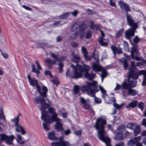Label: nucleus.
I'll return each mask as SVG.
<instances>
[{
	"label": "nucleus",
	"mask_w": 146,
	"mask_h": 146,
	"mask_svg": "<svg viewBox=\"0 0 146 146\" xmlns=\"http://www.w3.org/2000/svg\"><path fill=\"white\" fill-rule=\"evenodd\" d=\"M69 15V13L68 12L64 13L62 15H61L60 17V18L61 19H66L67 18Z\"/></svg>",
	"instance_id": "nucleus-44"
},
{
	"label": "nucleus",
	"mask_w": 146,
	"mask_h": 146,
	"mask_svg": "<svg viewBox=\"0 0 146 146\" xmlns=\"http://www.w3.org/2000/svg\"><path fill=\"white\" fill-rule=\"evenodd\" d=\"M116 86L114 89V90H119L121 87V85L118 84L117 83H116Z\"/></svg>",
	"instance_id": "nucleus-52"
},
{
	"label": "nucleus",
	"mask_w": 146,
	"mask_h": 146,
	"mask_svg": "<svg viewBox=\"0 0 146 146\" xmlns=\"http://www.w3.org/2000/svg\"><path fill=\"white\" fill-rule=\"evenodd\" d=\"M77 36L76 33H74L71 36L70 38L72 39H74Z\"/></svg>",
	"instance_id": "nucleus-57"
},
{
	"label": "nucleus",
	"mask_w": 146,
	"mask_h": 146,
	"mask_svg": "<svg viewBox=\"0 0 146 146\" xmlns=\"http://www.w3.org/2000/svg\"><path fill=\"white\" fill-rule=\"evenodd\" d=\"M69 15H70V14H72V15L74 16H76L78 14V11L76 10H75L73 12H69Z\"/></svg>",
	"instance_id": "nucleus-49"
},
{
	"label": "nucleus",
	"mask_w": 146,
	"mask_h": 146,
	"mask_svg": "<svg viewBox=\"0 0 146 146\" xmlns=\"http://www.w3.org/2000/svg\"><path fill=\"white\" fill-rule=\"evenodd\" d=\"M49 112L52 115V116L48 115V112L44 110H42L41 119L44 122L48 123H50L54 121H58L59 118L57 117L58 114L56 112V110L53 108H49L48 109Z\"/></svg>",
	"instance_id": "nucleus-4"
},
{
	"label": "nucleus",
	"mask_w": 146,
	"mask_h": 146,
	"mask_svg": "<svg viewBox=\"0 0 146 146\" xmlns=\"http://www.w3.org/2000/svg\"><path fill=\"white\" fill-rule=\"evenodd\" d=\"M85 60L86 61H88L90 60L92 57L91 56H87V55H86V56H84Z\"/></svg>",
	"instance_id": "nucleus-55"
},
{
	"label": "nucleus",
	"mask_w": 146,
	"mask_h": 146,
	"mask_svg": "<svg viewBox=\"0 0 146 146\" xmlns=\"http://www.w3.org/2000/svg\"><path fill=\"white\" fill-rule=\"evenodd\" d=\"M101 35V37L100 38L99 40L100 43L103 46L106 45L108 43L106 42H104V41L103 37L104 36V34L103 32L101 29L100 30Z\"/></svg>",
	"instance_id": "nucleus-23"
},
{
	"label": "nucleus",
	"mask_w": 146,
	"mask_h": 146,
	"mask_svg": "<svg viewBox=\"0 0 146 146\" xmlns=\"http://www.w3.org/2000/svg\"><path fill=\"white\" fill-rule=\"evenodd\" d=\"M121 61L123 64V66L124 69H126L128 66V64L127 62V60L126 59L125 60L123 58L121 60Z\"/></svg>",
	"instance_id": "nucleus-37"
},
{
	"label": "nucleus",
	"mask_w": 146,
	"mask_h": 146,
	"mask_svg": "<svg viewBox=\"0 0 146 146\" xmlns=\"http://www.w3.org/2000/svg\"><path fill=\"white\" fill-rule=\"evenodd\" d=\"M124 31V29H120L116 33V36L117 37L120 36L123 33Z\"/></svg>",
	"instance_id": "nucleus-40"
},
{
	"label": "nucleus",
	"mask_w": 146,
	"mask_h": 146,
	"mask_svg": "<svg viewBox=\"0 0 146 146\" xmlns=\"http://www.w3.org/2000/svg\"><path fill=\"white\" fill-rule=\"evenodd\" d=\"M38 96L35 97L34 98V101L37 104H40L41 106V108L40 109L41 111L42 110H45L49 107V105L45 102V100L42 98V96ZM42 97H43L42 96Z\"/></svg>",
	"instance_id": "nucleus-10"
},
{
	"label": "nucleus",
	"mask_w": 146,
	"mask_h": 146,
	"mask_svg": "<svg viewBox=\"0 0 146 146\" xmlns=\"http://www.w3.org/2000/svg\"><path fill=\"white\" fill-rule=\"evenodd\" d=\"M136 125L137 124L135 123H130L127 124L126 127L127 128L133 130L136 127Z\"/></svg>",
	"instance_id": "nucleus-32"
},
{
	"label": "nucleus",
	"mask_w": 146,
	"mask_h": 146,
	"mask_svg": "<svg viewBox=\"0 0 146 146\" xmlns=\"http://www.w3.org/2000/svg\"><path fill=\"white\" fill-rule=\"evenodd\" d=\"M106 124V121L105 119L99 118L97 120L94 127L98 130V136L100 139L105 142L106 146H111L110 139L104 135L105 132L104 126Z\"/></svg>",
	"instance_id": "nucleus-1"
},
{
	"label": "nucleus",
	"mask_w": 146,
	"mask_h": 146,
	"mask_svg": "<svg viewBox=\"0 0 146 146\" xmlns=\"http://www.w3.org/2000/svg\"><path fill=\"white\" fill-rule=\"evenodd\" d=\"M75 134L76 135L79 136L80 135L81 132L80 130H78L77 131H76L74 132Z\"/></svg>",
	"instance_id": "nucleus-51"
},
{
	"label": "nucleus",
	"mask_w": 146,
	"mask_h": 146,
	"mask_svg": "<svg viewBox=\"0 0 146 146\" xmlns=\"http://www.w3.org/2000/svg\"><path fill=\"white\" fill-rule=\"evenodd\" d=\"M71 132V131L69 129H68L67 130H65L64 131V133L66 135H68L70 134Z\"/></svg>",
	"instance_id": "nucleus-63"
},
{
	"label": "nucleus",
	"mask_w": 146,
	"mask_h": 146,
	"mask_svg": "<svg viewBox=\"0 0 146 146\" xmlns=\"http://www.w3.org/2000/svg\"><path fill=\"white\" fill-rule=\"evenodd\" d=\"M51 54L52 57L55 60L52 61L50 59H48L45 60V62L48 64L49 68H50L49 66V64H56V62H59L63 61L65 60L66 58L65 57H60L59 56L58 57L57 55L52 53H51Z\"/></svg>",
	"instance_id": "nucleus-8"
},
{
	"label": "nucleus",
	"mask_w": 146,
	"mask_h": 146,
	"mask_svg": "<svg viewBox=\"0 0 146 146\" xmlns=\"http://www.w3.org/2000/svg\"><path fill=\"white\" fill-rule=\"evenodd\" d=\"M87 26L84 24L79 27V25L75 23L72 27L71 30L72 31H74L78 29V28L79 30L81 31L82 30H83L87 28Z\"/></svg>",
	"instance_id": "nucleus-19"
},
{
	"label": "nucleus",
	"mask_w": 146,
	"mask_h": 146,
	"mask_svg": "<svg viewBox=\"0 0 146 146\" xmlns=\"http://www.w3.org/2000/svg\"><path fill=\"white\" fill-rule=\"evenodd\" d=\"M110 4L111 6L115 7V4L114 2H113L111 0H110Z\"/></svg>",
	"instance_id": "nucleus-61"
},
{
	"label": "nucleus",
	"mask_w": 146,
	"mask_h": 146,
	"mask_svg": "<svg viewBox=\"0 0 146 146\" xmlns=\"http://www.w3.org/2000/svg\"><path fill=\"white\" fill-rule=\"evenodd\" d=\"M137 91L133 89H129L127 94L129 95L135 96L137 94Z\"/></svg>",
	"instance_id": "nucleus-33"
},
{
	"label": "nucleus",
	"mask_w": 146,
	"mask_h": 146,
	"mask_svg": "<svg viewBox=\"0 0 146 146\" xmlns=\"http://www.w3.org/2000/svg\"><path fill=\"white\" fill-rule=\"evenodd\" d=\"M141 124L146 127V119L145 118L143 119Z\"/></svg>",
	"instance_id": "nucleus-56"
},
{
	"label": "nucleus",
	"mask_w": 146,
	"mask_h": 146,
	"mask_svg": "<svg viewBox=\"0 0 146 146\" xmlns=\"http://www.w3.org/2000/svg\"><path fill=\"white\" fill-rule=\"evenodd\" d=\"M123 44L125 50L126 51H129V49L127 42L126 41H124Z\"/></svg>",
	"instance_id": "nucleus-41"
},
{
	"label": "nucleus",
	"mask_w": 146,
	"mask_h": 146,
	"mask_svg": "<svg viewBox=\"0 0 146 146\" xmlns=\"http://www.w3.org/2000/svg\"><path fill=\"white\" fill-rule=\"evenodd\" d=\"M116 134L114 137V138L117 140H121L124 139L125 137V135L123 134L116 133Z\"/></svg>",
	"instance_id": "nucleus-30"
},
{
	"label": "nucleus",
	"mask_w": 146,
	"mask_h": 146,
	"mask_svg": "<svg viewBox=\"0 0 146 146\" xmlns=\"http://www.w3.org/2000/svg\"><path fill=\"white\" fill-rule=\"evenodd\" d=\"M96 74L94 73L89 74L88 72L85 73L84 75L85 77L89 80H92L95 77Z\"/></svg>",
	"instance_id": "nucleus-27"
},
{
	"label": "nucleus",
	"mask_w": 146,
	"mask_h": 146,
	"mask_svg": "<svg viewBox=\"0 0 146 146\" xmlns=\"http://www.w3.org/2000/svg\"><path fill=\"white\" fill-rule=\"evenodd\" d=\"M0 137H1L0 144L3 141H5L6 143L8 145L13 144V141L14 139L15 138L14 135H7L5 134H0Z\"/></svg>",
	"instance_id": "nucleus-9"
},
{
	"label": "nucleus",
	"mask_w": 146,
	"mask_h": 146,
	"mask_svg": "<svg viewBox=\"0 0 146 146\" xmlns=\"http://www.w3.org/2000/svg\"><path fill=\"white\" fill-rule=\"evenodd\" d=\"M125 130V126L123 125H121L117 128L116 131V133L123 134Z\"/></svg>",
	"instance_id": "nucleus-31"
},
{
	"label": "nucleus",
	"mask_w": 146,
	"mask_h": 146,
	"mask_svg": "<svg viewBox=\"0 0 146 146\" xmlns=\"http://www.w3.org/2000/svg\"><path fill=\"white\" fill-rule=\"evenodd\" d=\"M71 67L74 70V75L70 77L74 78H81L83 72L84 71L85 73L88 72L90 69L89 66L85 64H83V67L78 64H77L76 66L71 64Z\"/></svg>",
	"instance_id": "nucleus-5"
},
{
	"label": "nucleus",
	"mask_w": 146,
	"mask_h": 146,
	"mask_svg": "<svg viewBox=\"0 0 146 146\" xmlns=\"http://www.w3.org/2000/svg\"><path fill=\"white\" fill-rule=\"evenodd\" d=\"M135 55H139V52L138 51L137 46L136 45L133 46L131 48V56L132 58L133 59H134L135 58L136 60L137 61L142 60L145 62H146V61L145 59H142V58L139 57L138 56H136L135 58Z\"/></svg>",
	"instance_id": "nucleus-11"
},
{
	"label": "nucleus",
	"mask_w": 146,
	"mask_h": 146,
	"mask_svg": "<svg viewBox=\"0 0 146 146\" xmlns=\"http://www.w3.org/2000/svg\"><path fill=\"white\" fill-rule=\"evenodd\" d=\"M118 5L121 9L124 10L127 12L130 11V9L129 5L126 3H124L122 0H120L118 2Z\"/></svg>",
	"instance_id": "nucleus-14"
},
{
	"label": "nucleus",
	"mask_w": 146,
	"mask_h": 146,
	"mask_svg": "<svg viewBox=\"0 0 146 146\" xmlns=\"http://www.w3.org/2000/svg\"><path fill=\"white\" fill-rule=\"evenodd\" d=\"M59 70L60 72L61 73L62 72V69L63 66V65L62 63H60L59 64Z\"/></svg>",
	"instance_id": "nucleus-53"
},
{
	"label": "nucleus",
	"mask_w": 146,
	"mask_h": 146,
	"mask_svg": "<svg viewBox=\"0 0 146 146\" xmlns=\"http://www.w3.org/2000/svg\"><path fill=\"white\" fill-rule=\"evenodd\" d=\"M72 55L73 57L72 60L74 62H77L80 59V57L78 54H75L74 52H73L72 53Z\"/></svg>",
	"instance_id": "nucleus-29"
},
{
	"label": "nucleus",
	"mask_w": 146,
	"mask_h": 146,
	"mask_svg": "<svg viewBox=\"0 0 146 146\" xmlns=\"http://www.w3.org/2000/svg\"><path fill=\"white\" fill-rule=\"evenodd\" d=\"M144 104L142 102H140L138 104V107L142 111L144 108Z\"/></svg>",
	"instance_id": "nucleus-46"
},
{
	"label": "nucleus",
	"mask_w": 146,
	"mask_h": 146,
	"mask_svg": "<svg viewBox=\"0 0 146 146\" xmlns=\"http://www.w3.org/2000/svg\"><path fill=\"white\" fill-rule=\"evenodd\" d=\"M27 77L30 84L33 86H36V89L40 95L42 96L46 97L47 96L46 93L48 91L47 88L45 86H43L41 89L36 79L34 78L31 77L30 74H28Z\"/></svg>",
	"instance_id": "nucleus-6"
},
{
	"label": "nucleus",
	"mask_w": 146,
	"mask_h": 146,
	"mask_svg": "<svg viewBox=\"0 0 146 146\" xmlns=\"http://www.w3.org/2000/svg\"><path fill=\"white\" fill-rule=\"evenodd\" d=\"M99 88L102 94V97L104 99L106 103H108V100H109V98L106 93V90L100 86H99Z\"/></svg>",
	"instance_id": "nucleus-16"
},
{
	"label": "nucleus",
	"mask_w": 146,
	"mask_h": 146,
	"mask_svg": "<svg viewBox=\"0 0 146 146\" xmlns=\"http://www.w3.org/2000/svg\"><path fill=\"white\" fill-rule=\"evenodd\" d=\"M69 15V13L68 12L64 13L62 15H61L60 17V18L61 19H66L67 18Z\"/></svg>",
	"instance_id": "nucleus-45"
},
{
	"label": "nucleus",
	"mask_w": 146,
	"mask_h": 146,
	"mask_svg": "<svg viewBox=\"0 0 146 146\" xmlns=\"http://www.w3.org/2000/svg\"><path fill=\"white\" fill-rule=\"evenodd\" d=\"M135 144L132 138L129 140L127 143L128 146H133Z\"/></svg>",
	"instance_id": "nucleus-42"
},
{
	"label": "nucleus",
	"mask_w": 146,
	"mask_h": 146,
	"mask_svg": "<svg viewBox=\"0 0 146 146\" xmlns=\"http://www.w3.org/2000/svg\"><path fill=\"white\" fill-rule=\"evenodd\" d=\"M53 84H55L56 86H57L59 83V82L56 80L52 81Z\"/></svg>",
	"instance_id": "nucleus-62"
},
{
	"label": "nucleus",
	"mask_w": 146,
	"mask_h": 146,
	"mask_svg": "<svg viewBox=\"0 0 146 146\" xmlns=\"http://www.w3.org/2000/svg\"><path fill=\"white\" fill-rule=\"evenodd\" d=\"M20 114H19L16 118L11 119V121H13L15 123V125L19 124L18 122L19 121V116Z\"/></svg>",
	"instance_id": "nucleus-39"
},
{
	"label": "nucleus",
	"mask_w": 146,
	"mask_h": 146,
	"mask_svg": "<svg viewBox=\"0 0 146 146\" xmlns=\"http://www.w3.org/2000/svg\"><path fill=\"white\" fill-rule=\"evenodd\" d=\"M137 28H132L126 31L125 33V36L126 38H129L131 36H134V34Z\"/></svg>",
	"instance_id": "nucleus-15"
},
{
	"label": "nucleus",
	"mask_w": 146,
	"mask_h": 146,
	"mask_svg": "<svg viewBox=\"0 0 146 146\" xmlns=\"http://www.w3.org/2000/svg\"><path fill=\"white\" fill-rule=\"evenodd\" d=\"M82 53L84 54V56H86V55H87V52H86V49L84 47L82 46Z\"/></svg>",
	"instance_id": "nucleus-47"
},
{
	"label": "nucleus",
	"mask_w": 146,
	"mask_h": 146,
	"mask_svg": "<svg viewBox=\"0 0 146 146\" xmlns=\"http://www.w3.org/2000/svg\"><path fill=\"white\" fill-rule=\"evenodd\" d=\"M86 84L87 85H83L81 87V90L86 92L88 95L94 97V100L96 103H100L101 102V99L95 97V94L99 91L98 89L96 88L97 82L94 81L92 82H87Z\"/></svg>",
	"instance_id": "nucleus-2"
},
{
	"label": "nucleus",
	"mask_w": 146,
	"mask_h": 146,
	"mask_svg": "<svg viewBox=\"0 0 146 146\" xmlns=\"http://www.w3.org/2000/svg\"><path fill=\"white\" fill-rule=\"evenodd\" d=\"M124 144L123 142H121L116 144L114 146H123Z\"/></svg>",
	"instance_id": "nucleus-64"
},
{
	"label": "nucleus",
	"mask_w": 146,
	"mask_h": 146,
	"mask_svg": "<svg viewBox=\"0 0 146 146\" xmlns=\"http://www.w3.org/2000/svg\"><path fill=\"white\" fill-rule=\"evenodd\" d=\"M16 127V131L18 132H21V134L22 135L25 134L26 133V132L24 129L20 125L18 124L15 125Z\"/></svg>",
	"instance_id": "nucleus-22"
},
{
	"label": "nucleus",
	"mask_w": 146,
	"mask_h": 146,
	"mask_svg": "<svg viewBox=\"0 0 146 146\" xmlns=\"http://www.w3.org/2000/svg\"><path fill=\"white\" fill-rule=\"evenodd\" d=\"M132 139L135 144H136L137 143H139V142L141 140L142 137L139 136L137 137H133Z\"/></svg>",
	"instance_id": "nucleus-36"
},
{
	"label": "nucleus",
	"mask_w": 146,
	"mask_h": 146,
	"mask_svg": "<svg viewBox=\"0 0 146 146\" xmlns=\"http://www.w3.org/2000/svg\"><path fill=\"white\" fill-rule=\"evenodd\" d=\"M43 126L45 130H48L49 129L48 125L46 123H43Z\"/></svg>",
	"instance_id": "nucleus-48"
},
{
	"label": "nucleus",
	"mask_w": 146,
	"mask_h": 146,
	"mask_svg": "<svg viewBox=\"0 0 146 146\" xmlns=\"http://www.w3.org/2000/svg\"><path fill=\"white\" fill-rule=\"evenodd\" d=\"M126 17L127 21L129 25L132 28H137V24L136 23L134 22V21L131 16L127 13H126Z\"/></svg>",
	"instance_id": "nucleus-13"
},
{
	"label": "nucleus",
	"mask_w": 146,
	"mask_h": 146,
	"mask_svg": "<svg viewBox=\"0 0 146 146\" xmlns=\"http://www.w3.org/2000/svg\"><path fill=\"white\" fill-rule=\"evenodd\" d=\"M1 55L3 56V57L5 59H7L8 58V56L7 54L5 53H3L1 52Z\"/></svg>",
	"instance_id": "nucleus-59"
},
{
	"label": "nucleus",
	"mask_w": 146,
	"mask_h": 146,
	"mask_svg": "<svg viewBox=\"0 0 146 146\" xmlns=\"http://www.w3.org/2000/svg\"><path fill=\"white\" fill-rule=\"evenodd\" d=\"M140 40V39L138 38V37L136 36L135 38L133 40V41L134 42L136 43L138 42Z\"/></svg>",
	"instance_id": "nucleus-54"
},
{
	"label": "nucleus",
	"mask_w": 146,
	"mask_h": 146,
	"mask_svg": "<svg viewBox=\"0 0 146 146\" xmlns=\"http://www.w3.org/2000/svg\"><path fill=\"white\" fill-rule=\"evenodd\" d=\"M111 48L114 55H115L116 53L119 54L122 53L121 49L120 48H117L115 46H111Z\"/></svg>",
	"instance_id": "nucleus-24"
},
{
	"label": "nucleus",
	"mask_w": 146,
	"mask_h": 146,
	"mask_svg": "<svg viewBox=\"0 0 146 146\" xmlns=\"http://www.w3.org/2000/svg\"><path fill=\"white\" fill-rule=\"evenodd\" d=\"M134 133L135 136L138 135L141 131V126L140 125H136V127L134 129Z\"/></svg>",
	"instance_id": "nucleus-26"
},
{
	"label": "nucleus",
	"mask_w": 146,
	"mask_h": 146,
	"mask_svg": "<svg viewBox=\"0 0 146 146\" xmlns=\"http://www.w3.org/2000/svg\"><path fill=\"white\" fill-rule=\"evenodd\" d=\"M90 28L92 29L98 30L99 28L100 27V26L99 25H98L96 26L94 24L93 21H91L90 22Z\"/></svg>",
	"instance_id": "nucleus-34"
},
{
	"label": "nucleus",
	"mask_w": 146,
	"mask_h": 146,
	"mask_svg": "<svg viewBox=\"0 0 146 146\" xmlns=\"http://www.w3.org/2000/svg\"><path fill=\"white\" fill-rule=\"evenodd\" d=\"M22 7L25 9L29 10V11H31L32 9V8L29 7L28 6H26L25 5H22Z\"/></svg>",
	"instance_id": "nucleus-50"
},
{
	"label": "nucleus",
	"mask_w": 146,
	"mask_h": 146,
	"mask_svg": "<svg viewBox=\"0 0 146 146\" xmlns=\"http://www.w3.org/2000/svg\"><path fill=\"white\" fill-rule=\"evenodd\" d=\"M124 104V103H122L120 105H118L117 103H114L113 104V106L116 108L119 109L121 108Z\"/></svg>",
	"instance_id": "nucleus-38"
},
{
	"label": "nucleus",
	"mask_w": 146,
	"mask_h": 146,
	"mask_svg": "<svg viewBox=\"0 0 146 146\" xmlns=\"http://www.w3.org/2000/svg\"><path fill=\"white\" fill-rule=\"evenodd\" d=\"M35 62L37 65L38 70H37L36 69L35 65L33 64H32V71L35 73L36 74L38 75L40 73V72L39 70H41L42 69V68L39 64L38 62L37 61H36Z\"/></svg>",
	"instance_id": "nucleus-17"
},
{
	"label": "nucleus",
	"mask_w": 146,
	"mask_h": 146,
	"mask_svg": "<svg viewBox=\"0 0 146 146\" xmlns=\"http://www.w3.org/2000/svg\"><path fill=\"white\" fill-rule=\"evenodd\" d=\"M131 67L129 69V72L127 77L128 82L127 83L125 81L122 84V88L124 89H127L129 88L134 87L136 86V83L135 82L132 81L134 79H136L138 77V75L135 74L134 73L131 69L135 67V62H132L131 63Z\"/></svg>",
	"instance_id": "nucleus-3"
},
{
	"label": "nucleus",
	"mask_w": 146,
	"mask_h": 146,
	"mask_svg": "<svg viewBox=\"0 0 146 146\" xmlns=\"http://www.w3.org/2000/svg\"><path fill=\"white\" fill-rule=\"evenodd\" d=\"M74 90L75 94H78V95L80 94L79 93V91L80 90V87L78 85H75L74 86Z\"/></svg>",
	"instance_id": "nucleus-35"
},
{
	"label": "nucleus",
	"mask_w": 146,
	"mask_h": 146,
	"mask_svg": "<svg viewBox=\"0 0 146 146\" xmlns=\"http://www.w3.org/2000/svg\"><path fill=\"white\" fill-rule=\"evenodd\" d=\"M92 68L93 70L96 72L101 71H102V74H101L100 76L102 78V83L104 78L107 75V73L106 71L104 70L103 68L98 63L96 64L94 63H93L92 65Z\"/></svg>",
	"instance_id": "nucleus-7"
},
{
	"label": "nucleus",
	"mask_w": 146,
	"mask_h": 146,
	"mask_svg": "<svg viewBox=\"0 0 146 146\" xmlns=\"http://www.w3.org/2000/svg\"><path fill=\"white\" fill-rule=\"evenodd\" d=\"M3 119L5 121V117L4 116L3 110L2 109H0V119Z\"/></svg>",
	"instance_id": "nucleus-43"
},
{
	"label": "nucleus",
	"mask_w": 146,
	"mask_h": 146,
	"mask_svg": "<svg viewBox=\"0 0 146 146\" xmlns=\"http://www.w3.org/2000/svg\"><path fill=\"white\" fill-rule=\"evenodd\" d=\"M137 101L134 100L133 102L129 103L126 106L127 109L134 108L135 107L137 103Z\"/></svg>",
	"instance_id": "nucleus-25"
},
{
	"label": "nucleus",
	"mask_w": 146,
	"mask_h": 146,
	"mask_svg": "<svg viewBox=\"0 0 146 146\" xmlns=\"http://www.w3.org/2000/svg\"><path fill=\"white\" fill-rule=\"evenodd\" d=\"M45 74L46 75H50L51 77H52V75L51 74L49 70H46L45 72Z\"/></svg>",
	"instance_id": "nucleus-58"
},
{
	"label": "nucleus",
	"mask_w": 146,
	"mask_h": 146,
	"mask_svg": "<svg viewBox=\"0 0 146 146\" xmlns=\"http://www.w3.org/2000/svg\"><path fill=\"white\" fill-rule=\"evenodd\" d=\"M61 120L59 119V120L58 121H55L56 122L55 125V128L58 131H62L63 128L62 124L60 123Z\"/></svg>",
	"instance_id": "nucleus-21"
},
{
	"label": "nucleus",
	"mask_w": 146,
	"mask_h": 146,
	"mask_svg": "<svg viewBox=\"0 0 146 146\" xmlns=\"http://www.w3.org/2000/svg\"><path fill=\"white\" fill-rule=\"evenodd\" d=\"M80 100L82 103L84 104V108L86 109H88L90 108L89 105L90 101L89 99H84L83 98H80Z\"/></svg>",
	"instance_id": "nucleus-18"
},
{
	"label": "nucleus",
	"mask_w": 146,
	"mask_h": 146,
	"mask_svg": "<svg viewBox=\"0 0 146 146\" xmlns=\"http://www.w3.org/2000/svg\"><path fill=\"white\" fill-rule=\"evenodd\" d=\"M59 141L54 142L51 143L52 146H69L70 144L68 141L63 140L62 137H59L58 138Z\"/></svg>",
	"instance_id": "nucleus-12"
},
{
	"label": "nucleus",
	"mask_w": 146,
	"mask_h": 146,
	"mask_svg": "<svg viewBox=\"0 0 146 146\" xmlns=\"http://www.w3.org/2000/svg\"><path fill=\"white\" fill-rule=\"evenodd\" d=\"M139 75H143V80L142 82V85L144 86L146 84V70H142L138 72Z\"/></svg>",
	"instance_id": "nucleus-20"
},
{
	"label": "nucleus",
	"mask_w": 146,
	"mask_h": 146,
	"mask_svg": "<svg viewBox=\"0 0 146 146\" xmlns=\"http://www.w3.org/2000/svg\"><path fill=\"white\" fill-rule=\"evenodd\" d=\"M48 137L49 139L51 140H56L58 139L57 137L55 136L54 131L49 132L48 134Z\"/></svg>",
	"instance_id": "nucleus-28"
},
{
	"label": "nucleus",
	"mask_w": 146,
	"mask_h": 146,
	"mask_svg": "<svg viewBox=\"0 0 146 146\" xmlns=\"http://www.w3.org/2000/svg\"><path fill=\"white\" fill-rule=\"evenodd\" d=\"M17 140H18L19 141H21L22 139V137L21 135L17 134Z\"/></svg>",
	"instance_id": "nucleus-60"
}]
</instances>
